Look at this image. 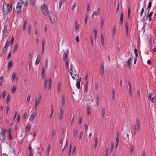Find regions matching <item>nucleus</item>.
<instances>
[{
	"label": "nucleus",
	"mask_w": 156,
	"mask_h": 156,
	"mask_svg": "<svg viewBox=\"0 0 156 156\" xmlns=\"http://www.w3.org/2000/svg\"><path fill=\"white\" fill-rule=\"evenodd\" d=\"M41 8L42 12L44 15L46 16L47 15H48L49 14V13H48V9L47 6L45 5H41Z\"/></svg>",
	"instance_id": "nucleus-1"
},
{
	"label": "nucleus",
	"mask_w": 156,
	"mask_h": 156,
	"mask_svg": "<svg viewBox=\"0 0 156 156\" xmlns=\"http://www.w3.org/2000/svg\"><path fill=\"white\" fill-rule=\"evenodd\" d=\"M48 16L51 22L53 23H55L57 20L56 16L54 15V13H51L48 15Z\"/></svg>",
	"instance_id": "nucleus-2"
},
{
	"label": "nucleus",
	"mask_w": 156,
	"mask_h": 156,
	"mask_svg": "<svg viewBox=\"0 0 156 156\" xmlns=\"http://www.w3.org/2000/svg\"><path fill=\"white\" fill-rule=\"evenodd\" d=\"M136 126H135L134 128V135H135L136 132L139 131L140 129V123L139 120L138 119L136 120Z\"/></svg>",
	"instance_id": "nucleus-3"
},
{
	"label": "nucleus",
	"mask_w": 156,
	"mask_h": 156,
	"mask_svg": "<svg viewBox=\"0 0 156 156\" xmlns=\"http://www.w3.org/2000/svg\"><path fill=\"white\" fill-rule=\"evenodd\" d=\"M0 129H1V135L2 136L6 137L5 133L6 132V129L5 128H3L0 125Z\"/></svg>",
	"instance_id": "nucleus-4"
},
{
	"label": "nucleus",
	"mask_w": 156,
	"mask_h": 156,
	"mask_svg": "<svg viewBox=\"0 0 156 156\" xmlns=\"http://www.w3.org/2000/svg\"><path fill=\"white\" fill-rule=\"evenodd\" d=\"M69 53V50L68 49H67L65 51L63 55V59L64 60H66V59H68V55Z\"/></svg>",
	"instance_id": "nucleus-5"
},
{
	"label": "nucleus",
	"mask_w": 156,
	"mask_h": 156,
	"mask_svg": "<svg viewBox=\"0 0 156 156\" xmlns=\"http://www.w3.org/2000/svg\"><path fill=\"white\" fill-rule=\"evenodd\" d=\"M8 26L7 25L5 28H4L3 31V37H6L8 34V32L7 30V27Z\"/></svg>",
	"instance_id": "nucleus-6"
},
{
	"label": "nucleus",
	"mask_w": 156,
	"mask_h": 156,
	"mask_svg": "<svg viewBox=\"0 0 156 156\" xmlns=\"http://www.w3.org/2000/svg\"><path fill=\"white\" fill-rule=\"evenodd\" d=\"M133 56L132 55H131V57H130L128 59L127 63L128 66V67L129 69H130L131 66L130 64L132 61V59L133 58Z\"/></svg>",
	"instance_id": "nucleus-7"
},
{
	"label": "nucleus",
	"mask_w": 156,
	"mask_h": 156,
	"mask_svg": "<svg viewBox=\"0 0 156 156\" xmlns=\"http://www.w3.org/2000/svg\"><path fill=\"white\" fill-rule=\"evenodd\" d=\"M64 113V111L63 110L62 108H60L59 115V117L60 119H62L63 118Z\"/></svg>",
	"instance_id": "nucleus-8"
},
{
	"label": "nucleus",
	"mask_w": 156,
	"mask_h": 156,
	"mask_svg": "<svg viewBox=\"0 0 156 156\" xmlns=\"http://www.w3.org/2000/svg\"><path fill=\"white\" fill-rule=\"evenodd\" d=\"M36 112H33L31 115L30 118L29 119V120L30 121H33L34 119L36 116Z\"/></svg>",
	"instance_id": "nucleus-9"
},
{
	"label": "nucleus",
	"mask_w": 156,
	"mask_h": 156,
	"mask_svg": "<svg viewBox=\"0 0 156 156\" xmlns=\"http://www.w3.org/2000/svg\"><path fill=\"white\" fill-rule=\"evenodd\" d=\"M123 12H122L121 13L120 17V24H122L123 23Z\"/></svg>",
	"instance_id": "nucleus-10"
},
{
	"label": "nucleus",
	"mask_w": 156,
	"mask_h": 156,
	"mask_svg": "<svg viewBox=\"0 0 156 156\" xmlns=\"http://www.w3.org/2000/svg\"><path fill=\"white\" fill-rule=\"evenodd\" d=\"M16 11L17 12V15L21 12V7H16Z\"/></svg>",
	"instance_id": "nucleus-11"
},
{
	"label": "nucleus",
	"mask_w": 156,
	"mask_h": 156,
	"mask_svg": "<svg viewBox=\"0 0 156 156\" xmlns=\"http://www.w3.org/2000/svg\"><path fill=\"white\" fill-rule=\"evenodd\" d=\"M125 27H126V34L127 35L128 34V22L127 21H126L125 23Z\"/></svg>",
	"instance_id": "nucleus-12"
},
{
	"label": "nucleus",
	"mask_w": 156,
	"mask_h": 156,
	"mask_svg": "<svg viewBox=\"0 0 156 156\" xmlns=\"http://www.w3.org/2000/svg\"><path fill=\"white\" fill-rule=\"evenodd\" d=\"M65 97L64 95H62V104L63 106L65 105Z\"/></svg>",
	"instance_id": "nucleus-13"
},
{
	"label": "nucleus",
	"mask_w": 156,
	"mask_h": 156,
	"mask_svg": "<svg viewBox=\"0 0 156 156\" xmlns=\"http://www.w3.org/2000/svg\"><path fill=\"white\" fill-rule=\"evenodd\" d=\"M101 42L102 44L104 45V37L103 35V34H101Z\"/></svg>",
	"instance_id": "nucleus-14"
},
{
	"label": "nucleus",
	"mask_w": 156,
	"mask_h": 156,
	"mask_svg": "<svg viewBox=\"0 0 156 156\" xmlns=\"http://www.w3.org/2000/svg\"><path fill=\"white\" fill-rule=\"evenodd\" d=\"M87 114L88 115H89L90 114V107L89 106L87 105Z\"/></svg>",
	"instance_id": "nucleus-15"
},
{
	"label": "nucleus",
	"mask_w": 156,
	"mask_h": 156,
	"mask_svg": "<svg viewBox=\"0 0 156 156\" xmlns=\"http://www.w3.org/2000/svg\"><path fill=\"white\" fill-rule=\"evenodd\" d=\"M21 3L23 4H25V6H26L28 4L27 0H20Z\"/></svg>",
	"instance_id": "nucleus-16"
},
{
	"label": "nucleus",
	"mask_w": 156,
	"mask_h": 156,
	"mask_svg": "<svg viewBox=\"0 0 156 156\" xmlns=\"http://www.w3.org/2000/svg\"><path fill=\"white\" fill-rule=\"evenodd\" d=\"M48 79L46 78L45 79V81L44 84V89L45 90L47 88V84H48Z\"/></svg>",
	"instance_id": "nucleus-17"
},
{
	"label": "nucleus",
	"mask_w": 156,
	"mask_h": 156,
	"mask_svg": "<svg viewBox=\"0 0 156 156\" xmlns=\"http://www.w3.org/2000/svg\"><path fill=\"white\" fill-rule=\"evenodd\" d=\"M30 126L29 125H28L25 128L26 132L27 133L29 132L30 130Z\"/></svg>",
	"instance_id": "nucleus-18"
},
{
	"label": "nucleus",
	"mask_w": 156,
	"mask_h": 156,
	"mask_svg": "<svg viewBox=\"0 0 156 156\" xmlns=\"http://www.w3.org/2000/svg\"><path fill=\"white\" fill-rule=\"evenodd\" d=\"M36 0H30V3L32 6H34Z\"/></svg>",
	"instance_id": "nucleus-19"
},
{
	"label": "nucleus",
	"mask_w": 156,
	"mask_h": 156,
	"mask_svg": "<svg viewBox=\"0 0 156 156\" xmlns=\"http://www.w3.org/2000/svg\"><path fill=\"white\" fill-rule=\"evenodd\" d=\"M101 75V76H102L104 74V67H101V72H100Z\"/></svg>",
	"instance_id": "nucleus-20"
},
{
	"label": "nucleus",
	"mask_w": 156,
	"mask_h": 156,
	"mask_svg": "<svg viewBox=\"0 0 156 156\" xmlns=\"http://www.w3.org/2000/svg\"><path fill=\"white\" fill-rule=\"evenodd\" d=\"M13 65V62L11 60L9 62L8 64V66L9 68L12 66Z\"/></svg>",
	"instance_id": "nucleus-21"
},
{
	"label": "nucleus",
	"mask_w": 156,
	"mask_h": 156,
	"mask_svg": "<svg viewBox=\"0 0 156 156\" xmlns=\"http://www.w3.org/2000/svg\"><path fill=\"white\" fill-rule=\"evenodd\" d=\"M27 24V21H24V23H23V30H25L26 25Z\"/></svg>",
	"instance_id": "nucleus-22"
},
{
	"label": "nucleus",
	"mask_w": 156,
	"mask_h": 156,
	"mask_svg": "<svg viewBox=\"0 0 156 156\" xmlns=\"http://www.w3.org/2000/svg\"><path fill=\"white\" fill-rule=\"evenodd\" d=\"M17 48H18V45H17V44H16L15 45V46L14 48V49H13V52L14 53H15L17 51Z\"/></svg>",
	"instance_id": "nucleus-23"
},
{
	"label": "nucleus",
	"mask_w": 156,
	"mask_h": 156,
	"mask_svg": "<svg viewBox=\"0 0 156 156\" xmlns=\"http://www.w3.org/2000/svg\"><path fill=\"white\" fill-rule=\"evenodd\" d=\"M97 102L96 104L98 106L99 103V97L98 96H97Z\"/></svg>",
	"instance_id": "nucleus-24"
},
{
	"label": "nucleus",
	"mask_w": 156,
	"mask_h": 156,
	"mask_svg": "<svg viewBox=\"0 0 156 156\" xmlns=\"http://www.w3.org/2000/svg\"><path fill=\"white\" fill-rule=\"evenodd\" d=\"M16 90V87L15 86H13L12 88L11 89V92L12 93H14L15 92Z\"/></svg>",
	"instance_id": "nucleus-25"
},
{
	"label": "nucleus",
	"mask_w": 156,
	"mask_h": 156,
	"mask_svg": "<svg viewBox=\"0 0 156 156\" xmlns=\"http://www.w3.org/2000/svg\"><path fill=\"white\" fill-rule=\"evenodd\" d=\"M31 26L29 24L28 25V32L29 34H30L31 33Z\"/></svg>",
	"instance_id": "nucleus-26"
},
{
	"label": "nucleus",
	"mask_w": 156,
	"mask_h": 156,
	"mask_svg": "<svg viewBox=\"0 0 156 156\" xmlns=\"http://www.w3.org/2000/svg\"><path fill=\"white\" fill-rule=\"evenodd\" d=\"M76 87L78 89L80 88V82L77 81L76 83Z\"/></svg>",
	"instance_id": "nucleus-27"
},
{
	"label": "nucleus",
	"mask_w": 156,
	"mask_h": 156,
	"mask_svg": "<svg viewBox=\"0 0 156 156\" xmlns=\"http://www.w3.org/2000/svg\"><path fill=\"white\" fill-rule=\"evenodd\" d=\"M69 63H68V59H66V67L67 69L69 68Z\"/></svg>",
	"instance_id": "nucleus-28"
},
{
	"label": "nucleus",
	"mask_w": 156,
	"mask_h": 156,
	"mask_svg": "<svg viewBox=\"0 0 156 156\" xmlns=\"http://www.w3.org/2000/svg\"><path fill=\"white\" fill-rule=\"evenodd\" d=\"M149 10L150 9H149L147 11V13H148V14L147 15V17H151V16H152V15L153 14V12H151L150 13H149Z\"/></svg>",
	"instance_id": "nucleus-29"
},
{
	"label": "nucleus",
	"mask_w": 156,
	"mask_h": 156,
	"mask_svg": "<svg viewBox=\"0 0 156 156\" xmlns=\"http://www.w3.org/2000/svg\"><path fill=\"white\" fill-rule=\"evenodd\" d=\"M115 32H116V28H115V27L114 26V27H113V32H112L113 35L114 36L115 35Z\"/></svg>",
	"instance_id": "nucleus-30"
},
{
	"label": "nucleus",
	"mask_w": 156,
	"mask_h": 156,
	"mask_svg": "<svg viewBox=\"0 0 156 156\" xmlns=\"http://www.w3.org/2000/svg\"><path fill=\"white\" fill-rule=\"evenodd\" d=\"M51 148V147L50 145H49L48 146L47 150V153L48 154V155L50 151Z\"/></svg>",
	"instance_id": "nucleus-31"
},
{
	"label": "nucleus",
	"mask_w": 156,
	"mask_h": 156,
	"mask_svg": "<svg viewBox=\"0 0 156 156\" xmlns=\"http://www.w3.org/2000/svg\"><path fill=\"white\" fill-rule=\"evenodd\" d=\"M130 14V9L129 7L128 8V18H129Z\"/></svg>",
	"instance_id": "nucleus-32"
},
{
	"label": "nucleus",
	"mask_w": 156,
	"mask_h": 156,
	"mask_svg": "<svg viewBox=\"0 0 156 156\" xmlns=\"http://www.w3.org/2000/svg\"><path fill=\"white\" fill-rule=\"evenodd\" d=\"M134 150V146L133 145H131V146L130 147V153H132L133 152Z\"/></svg>",
	"instance_id": "nucleus-33"
},
{
	"label": "nucleus",
	"mask_w": 156,
	"mask_h": 156,
	"mask_svg": "<svg viewBox=\"0 0 156 156\" xmlns=\"http://www.w3.org/2000/svg\"><path fill=\"white\" fill-rule=\"evenodd\" d=\"M10 99V95L9 94H8V96L7 98L6 101L8 103Z\"/></svg>",
	"instance_id": "nucleus-34"
},
{
	"label": "nucleus",
	"mask_w": 156,
	"mask_h": 156,
	"mask_svg": "<svg viewBox=\"0 0 156 156\" xmlns=\"http://www.w3.org/2000/svg\"><path fill=\"white\" fill-rule=\"evenodd\" d=\"M61 87V83H59L58 84L57 91L58 92H59L60 91V87Z\"/></svg>",
	"instance_id": "nucleus-35"
},
{
	"label": "nucleus",
	"mask_w": 156,
	"mask_h": 156,
	"mask_svg": "<svg viewBox=\"0 0 156 156\" xmlns=\"http://www.w3.org/2000/svg\"><path fill=\"white\" fill-rule=\"evenodd\" d=\"M16 76V74L15 73H13V74L12 76V79L13 80H14Z\"/></svg>",
	"instance_id": "nucleus-36"
},
{
	"label": "nucleus",
	"mask_w": 156,
	"mask_h": 156,
	"mask_svg": "<svg viewBox=\"0 0 156 156\" xmlns=\"http://www.w3.org/2000/svg\"><path fill=\"white\" fill-rule=\"evenodd\" d=\"M62 4V0H60L59 2V8L60 9Z\"/></svg>",
	"instance_id": "nucleus-37"
},
{
	"label": "nucleus",
	"mask_w": 156,
	"mask_h": 156,
	"mask_svg": "<svg viewBox=\"0 0 156 156\" xmlns=\"http://www.w3.org/2000/svg\"><path fill=\"white\" fill-rule=\"evenodd\" d=\"M136 94L138 97H139V98H140V91L138 89L137 90Z\"/></svg>",
	"instance_id": "nucleus-38"
},
{
	"label": "nucleus",
	"mask_w": 156,
	"mask_h": 156,
	"mask_svg": "<svg viewBox=\"0 0 156 156\" xmlns=\"http://www.w3.org/2000/svg\"><path fill=\"white\" fill-rule=\"evenodd\" d=\"M87 82L86 83L85 88L84 90V93H86L87 92Z\"/></svg>",
	"instance_id": "nucleus-39"
},
{
	"label": "nucleus",
	"mask_w": 156,
	"mask_h": 156,
	"mask_svg": "<svg viewBox=\"0 0 156 156\" xmlns=\"http://www.w3.org/2000/svg\"><path fill=\"white\" fill-rule=\"evenodd\" d=\"M48 60L47 58L45 61V67L46 69L47 68L48 65Z\"/></svg>",
	"instance_id": "nucleus-40"
},
{
	"label": "nucleus",
	"mask_w": 156,
	"mask_h": 156,
	"mask_svg": "<svg viewBox=\"0 0 156 156\" xmlns=\"http://www.w3.org/2000/svg\"><path fill=\"white\" fill-rule=\"evenodd\" d=\"M151 4H152L151 2H150L149 3L147 7V9H150L151 7Z\"/></svg>",
	"instance_id": "nucleus-41"
},
{
	"label": "nucleus",
	"mask_w": 156,
	"mask_h": 156,
	"mask_svg": "<svg viewBox=\"0 0 156 156\" xmlns=\"http://www.w3.org/2000/svg\"><path fill=\"white\" fill-rule=\"evenodd\" d=\"M147 16H144V17H143V22L144 23H145V21L147 20Z\"/></svg>",
	"instance_id": "nucleus-42"
},
{
	"label": "nucleus",
	"mask_w": 156,
	"mask_h": 156,
	"mask_svg": "<svg viewBox=\"0 0 156 156\" xmlns=\"http://www.w3.org/2000/svg\"><path fill=\"white\" fill-rule=\"evenodd\" d=\"M31 96V95L30 94H29L27 96V101L28 102H29L30 101V97Z\"/></svg>",
	"instance_id": "nucleus-43"
},
{
	"label": "nucleus",
	"mask_w": 156,
	"mask_h": 156,
	"mask_svg": "<svg viewBox=\"0 0 156 156\" xmlns=\"http://www.w3.org/2000/svg\"><path fill=\"white\" fill-rule=\"evenodd\" d=\"M40 102V101L37 100V98L35 100V104L38 105Z\"/></svg>",
	"instance_id": "nucleus-44"
},
{
	"label": "nucleus",
	"mask_w": 156,
	"mask_h": 156,
	"mask_svg": "<svg viewBox=\"0 0 156 156\" xmlns=\"http://www.w3.org/2000/svg\"><path fill=\"white\" fill-rule=\"evenodd\" d=\"M102 116L103 117H105V108H103L102 111Z\"/></svg>",
	"instance_id": "nucleus-45"
},
{
	"label": "nucleus",
	"mask_w": 156,
	"mask_h": 156,
	"mask_svg": "<svg viewBox=\"0 0 156 156\" xmlns=\"http://www.w3.org/2000/svg\"><path fill=\"white\" fill-rule=\"evenodd\" d=\"M144 7L142 8L141 12H140V17H141L142 16L144 12Z\"/></svg>",
	"instance_id": "nucleus-46"
},
{
	"label": "nucleus",
	"mask_w": 156,
	"mask_h": 156,
	"mask_svg": "<svg viewBox=\"0 0 156 156\" xmlns=\"http://www.w3.org/2000/svg\"><path fill=\"white\" fill-rule=\"evenodd\" d=\"M6 95V91L5 90H4L2 94V96L3 98H4Z\"/></svg>",
	"instance_id": "nucleus-47"
},
{
	"label": "nucleus",
	"mask_w": 156,
	"mask_h": 156,
	"mask_svg": "<svg viewBox=\"0 0 156 156\" xmlns=\"http://www.w3.org/2000/svg\"><path fill=\"white\" fill-rule=\"evenodd\" d=\"M12 4H11L10 5V6L8 8V12H10L11 11L12 9Z\"/></svg>",
	"instance_id": "nucleus-48"
},
{
	"label": "nucleus",
	"mask_w": 156,
	"mask_h": 156,
	"mask_svg": "<svg viewBox=\"0 0 156 156\" xmlns=\"http://www.w3.org/2000/svg\"><path fill=\"white\" fill-rule=\"evenodd\" d=\"M3 79V77L2 76H1L0 77V86H2V81Z\"/></svg>",
	"instance_id": "nucleus-49"
},
{
	"label": "nucleus",
	"mask_w": 156,
	"mask_h": 156,
	"mask_svg": "<svg viewBox=\"0 0 156 156\" xmlns=\"http://www.w3.org/2000/svg\"><path fill=\"white\" fill-rule=\"evenodd\" d=\"M151 101L152 103H154L156 101V99L154 97H152V98L151 99Z\"/></svg>",
	"instance_id": "nucleus-50"
},
{
	"label": "nucleus",
	"mask_w": 156,
	"mask_h": 156,
	"mask_svg": "<svg viewBox=\"0 0 156 156\" xmlns=\"http://www.w3.org/2000/svg\"><path fill=\"white\" fill-rule=\"evenodd\" d=\"M27 113H24L23 116L22 118L23 119H25L27 117Z\"/></svg>",
	"instance_id": "nucleus-51"
},
{
	"label": "nucleus",
	"mask_w": 156,
	"mask_h": 156,
	"mask_svg": "<svg viewBox=\"0 0 156 156\" xmlns=\"http://www.w3.org/2000/svg\"><path fill=\"white\" fill-rule=\"evenodd\" d=\"M20 119V117L19 115H18L17 116V119L16 121V122L17 123H18L19 122V121Z\"/></svg>",
	"instance_id": "nucleus-52"
},
{
	"label": "nucleus",
	"mask_w": 156,
	"mask_h": 156,
	"mask_svg": "<svg viewBox=\"0 0 156 156\" xmlns=\"http://www.w3.org/2000/svg\"><path fill=\"white\" fill-rule=\"evenodd\" d=\"M82 136H83V132H80V133L79 139H81L82 137Z\"/></svg>",
	"instance_id": "nucleus-53"
},
{
	"label": "nucleus",
	"mask_w": 156,
	"mask_h": 156,
	"mask_svg": "<svg viewBox=\"0 0 156 156\" xmlns=\"http://www.w3.org/2000/svg\"><path fill=\"white\" fill-rule=\"evenodd\" d=\"M22 3L20 2H19L17 3L16 7H21Z\"/></svg>",
	"instance_id": "nucleus-54"
},
{
	"label": "nucleus",
	"mask_w": 156,
	"mask_h": 156,
	"mask_svg": "<svg viewBox=\"0 0 156 156\" xmlns=\"http://www.w3.org/2000/svg\"><path fill=\"white\" fill-rule=\"evenodd\" d=\"M45 69L43 67L42 69V72L41 74H45Z\"/></svg>",
	"instance_id": "nucleus-55"
},
{
	"label": "nucleus",
	"mask_w": 156,
	"mask_h": 156,
	"mask_svg": "<svg viewBox=\"0 0 156 156\" xmlns=\"http://www.w3.org/2000/svg\"><path fill=\"white\" fill-rule=\"evenodd\" d=\"M152 96V94L151 93H150L149 94V96L148 97V100H151V97Z\"/></svg>",
	"instance_id": "nucleus-56"
},
{
	"label": "nucleus",
	"mask_w": 156,
	"mask_h": 156,
	"mask_svg": "<svg viewBox=\"0 0 156 156\" xmlns=\"http://www.w3.org/2000/svg\"><path fill=\"white\" fill-rule=\"evenodd\" d=\"M108 150L109 149L108 148H107L106 150V153L105 156H108Z\"/></svg>",
	"instance_id": "nucleus-57"
},
{
	"label": "nucleus",
	"mask_w": 156,
	"mask_h": 156,
	"mask_svg": "<svg viewBox=\"0 0 156 156\" xmlns=\"http://www.w3.org/2000/svg\"><path fill=\"white\" fill-rule=\"evenodd\" d=\"M76 3H75L73 5L72 9V10H74L75 8V7L76 6Z\"/></svg>",
	"instance_id": "nucleus-58"
},
{
	"label": "nucleus",
	"mask_w": 156,
	"mask_h": 156,
	"mask_svg": "<svg viewBox=\"0 0 156 156\" xmlns=\"http://www.w3.org/2000/svg\"><path fill=\"white\" fill-rule=\"evenodd\" d=\"M75 28L76 29V32H78L79 30V27L78 26H76L75 27Z\"/></svg>",
	"instance_id": "nucleus-59"
},
{
	"label": "nucleus",
	"mask_w": 156,
	"mask_h": 156,
	"mask_svg": "<svg viewBox=\"0 0 156 156\" xmlns=\"http://www.w3.org/2000/svg\"><path fill=\"white\" fill-rule=\"evenodd\" d=\"M14 42V37L13 36H12L11 40V45H12Z\"/></svg>",
	"instance_id": "nucleus-60"
},
{
	"label": "nucleus",
	"mask_w": 156,
	"mask_h": 156,
	"mask_svg": "<svg viewBox=\"0 0 156 156\" xmlns=\"http://www.w3.org/2000/svg\"><path fill=\"white\" fill-rule=\"evenodd\" d=\"M105 19L103 17H102L101 19V24H104Z\"/></svg>",
	"instance_id": "nucleus-61"
},
{
	"label": "nucleus",
	"mask_w": 156,
	"mask_h": 156,
	"mask_svg": "<svg viewBox=\"0 0 156 156\" xmlns=\"http://www.w3.org/2000/svg\"><path fill=\"white\" fill-rule=\"evenodd\" d=\"M55 134V132L54 130H52V134L51 135L52 139H53L54 135Z\"/></svg>",
	"instance_id": "nucleus-62"
},
{
	"label": "nucleus",
	"mask_w": 156,
	"mask_h": 156,
	"mask_svg": "<svg viewBox=\"0 0 156 156\" xmlns=\"http://www.w3.org/2000/svg\"><path fill=\"white\" fill-rule=\"evenodd\" d=\"M40 59H37V58L35 62V64L37 65L40 62Z\"/></svg>",
	"instance_id": "nucleus-63"
},
{
	"label": "nucleus",
	"mask_w": 156,
	"mask_h": 156,
	"mask_svg": "<svg viewBox=\"0 0 156 156\" xmlns=\"http://www.w3.org/2000/svg\"><path fill=\"white\" fill-rule=\"evenodd\" d=\"M93 13V15H94L95 16H97L100 14L98 13L97 11L94 12Z\"/></svg>",
	"instance_id": "nucleus-64"
}]
</instances>
